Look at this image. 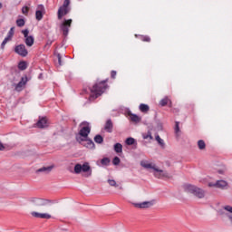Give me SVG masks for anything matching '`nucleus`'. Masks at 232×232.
Masks as SVG:
<instances>
[{
	"instance_id": "f257e3e1",
	"label": "nucleus",
	"mask_w": 232,
	"mask_h": 232,
	"mask_svg": "<svg viewBox=\"0 0 232 232\" xmlns=\"http://www.w3.org/2000/svg\"><path fill=\"white\" fill-rule=\"evenodd\" d=\"M140 166L145 168V169H153V175L156 177V179H170L169 173H168V171L160 169L157 165L153 163H149L148 161L142 160L140 161Z\"/></svg>"
},
{
	"instance_id": "7c9ffc66",
	"label": "nucleus",
	"mask_w": 232,
	"mask_h": 232,
	"mask_svg": "<svg viewBox=\"0 0 232 232\" xmlns=\"http://www.w3.org/2000/svg\"><path fill=\"white\" fill-rule=\"evenodd\" d=\"M125 142L127 146H133V144H135V139L128 138Z\"/></svg>"
},
{
	"instance_id": "c756f323",
	"label": "nucleus",
	"mask_w": 232,
	"mask_h": 232,
	"mask_svg": "<svg viewBox=\"0 0 232 232\" xmlns=\"http://www.w3.org/2000/svg\"><path fill=\"white\" fill-rule=\"evenodd\" d=\"M44 13L41 12V11H36L35 12V17L37 21H41L43 19V14Z\"/></svg>"
},
{
	"instance_id": "f3484780",
	"label": "nucleus",
	"mask_w": 232,
	"mask_h": 232,
	"mask_svg": "<svg viewBox=\"0 0 232 232\" xmlns=\"http://www.w3.org/2000/svg\"><path fill=\"white\" fill-rule=\"evenodd\" d=\"M104 130L107 133H111L113 131V121H111V119L107 120L105 122Z\"/></svg>"
},
{
	"instance_id": "20e7f679",
	"label": "nucleus",
	"mask_w": 232,
	"mask_h": 232,
	"mask_svg": "<svg viewBox=\"0 0 232 232\" xmlns=\"http://www.w3.org/2000/svg\"><path fill=\"white\" fill-rule=\"evenodd\" d=\"M184 189L186 193H190L191 195H194V197H197L198 198H204V197H206V191H204V189L197 186L185 185Z\"/></svg>"
},
{
	"instance_id": "9b49d317",
	"label": "nucleus",
	"mask_w": 232,
	"mask_h": 232,
	"mask_svg": "<svg viewBox=\"0 0 232 232\" xmlns=\"http://www.w3.org/2000/svg\"><path fill=\"white\" fill-rule=\"evenodd\" d=\"M208 188H218L219 189H225L227 188V181L226 180H218L216 183H208Z\"/></svg>"
},
{
	"instance_id": "09e8293b",
	"label": "nucleus",
	"mask_w": 232,
	"mask_h": 232,
	"mask_svg": "<svg viewBox=\"0 0 232 232\" xmlns=\"http://www.w3.org/2000/svg\"><path fill=\"white\" fill-rule=\"evenodd\" d=\"M64 1H67V0H64ZM68 1H70V0H68Z\"/></svg>"
},
{
	"instance_id": "412c9836",
	"label": "nucleus",
	"mask_w": 232,
	"mask_h": 232,
	"mask_svg": "<svg viewBox=\"0 0 232 232\" xmlns=\"http://www.w3.org/2000/svg\"><path fill=\"white\" fill-rule=\"evenodd\" d=\"M140 111L142 113H148V111H150V106L148 104L141 103L140 104Z\"/></svg>"
},
{
	"instance_id": "423d86ee",
	"label": "nucleus",
	"mask_w": 232,
	"mask_h": 232,
	"mask_svg": "<svg viewBox=\"0 0 232 232\" xmlns=\"http://www.w3.org/2000/svg\"><path fill=\"white\" fill-rule=\"evenodd\" d=\"M70 10V1H64L63 5L58 9V19L61 20L64 15H68Z\"/></svg>"
},
{
	"instance_id": "1a4fd4ad",
	"label": "nucleus",
	"mask_w": 232,
	"mask_h": 232,
	"mask_svg": "<svg viewBox=\"0 0 232 232\" xmlns=\"http://www.w3.org/2000/svg\"><path fill=\"white\" fill-rule=\"evenodd\" d=\"M32 202L36 206V208H41L43 206H48L52 201L50 199L34 198L32 199Z\"/></svg>"
},
{
	"instance_id": "a18cd8bd",
	"label": "nucleus",
	"mask_w": 232,
	"mask_h": 232,
	"mask_svg": "<svg viewBox=\"0 0 232 232\" xmlns=\"http://www.w3.org/2000/svg\"><path fill=\"white\" fill-rule=\"evenodd\" d=\"M52 43H53L52 40H48L46 43L47 46H52Z\"/></svg>"
},
{
	"instance_id": "79ce46f5",
	"label": "nucleus",
	"mask_w": 232,
	"mask_h": 232,
	"mask_svg": "<svg viewBox=\"0 0 232 232\" xmlns=\"http://www.w3.org/2000/svg\"><path fill=\"white\" fill-rule=\"evenodd\" d=\"M224 209H225V211H227L228 213L232 214V207L231 206H225Z\"/></svg>"
},
{
	"instance_id": "cd10ccee",
	"label": "nucleus",
	"mask_w": 232,
	"mask_h": 232,
	"mask_svg": "<svg viewBox=\"0 0 232 232\" xmlns=\"http://www.w3.org/2000/svg\"><path fill=\"white\" fill-rule=\"evenodd\" d=\"M142 137L144 140L150 139V140H153V136L151 135V131L149 130L147 133H143Z\"/></svg>"
},
{
	"instance_id": "c85d7f7f",
	"label": "nucleus",
	"mask_w": 232,
	"mask_h": 232,
	"mask_svg": "<svg viewBox=\"0 0 232 232\" xmlns=\"http://www.w3.org/2000/svg\"><path fill=\"white\" fill-rule=\"evenodd\" d=\"M130 121H132V122H140V118L137 114H132Z\"/></svg>"
},
{
	"instance_id": "dca6fc26",
	"label": "nucleus",
	"mask_w": 232,
	"mask_h": 232,
	"mask_svg": "<svg viewBox=\"0 0 232 232\" xmlns=\"http://www.w3.org/2000/svg\"><path fill=\"white\" fill-rule=\"evenodd\" d=\"M53 165H51L49 167H42L36 170V173H44V175H48V173L52 172V169H53Z\"/></svg>"
},
{
	"instance_id": "9d476101",
	"label": "nucleus",
	"mask_w": 232,
	"mask_h": 232,
	"mask_svg": "<svg viewBox=\"0 0 232 232\" xmlns=\"http://www.w3.org/2000/svg\"><path fill=\"white\" fill-rule=\"evenodd\" d=\"M14 34H15V27H11L7 34V36L2 42V44H1L2 50L5 49V46H6V43H8V41H12V37H14Z\"/></svg>"
},
{
	"instance_id": "4468645a",
	"label": "nucleus",
	"mask_w": 232,
	"mask_h": 232,
	"mask_svg": "<svg viewBox=\"0 0 232 232\" xmlns=\"http://www.w3.org/2000/svg\"><path fill=\"white\" fill-rule=\"evenodd\" d=\"M82 146H84V148H88L89 150H94L95 149V143L93 142V140L85 138V140H83L82 143Z\"/></svg>"
},
{
	"instance_id": "a878e982",
	"label": "nucleus",
	"mask_w": 232,
	"mask_h": 232,
	"mask_svg": "<svg viewBox=\"0 0 232 232\" xmlns=\"http://www.w3.org/2000/svg\"><path fill=\"white\" fill-rule=\"evenodd\" d=\"M26 68H28V65L26 64V62H20L18 63V69L19 70L24 71V70H26Z\"/></svg>"
},
{
	"instance_id": "a19ab883",
	"label": "nucleus",
	"mask_w": 232,
	"mask_h": 232,
	"mask_svg": "<svg viewBox=\"0 0 232 232\" xmlns=\"http://www.w3.org/2000/svg\"><path fill=\"white\" fill-rule=\"evenodd\" d=\"M22 34H24V38L30 37V36L28 35V34H30V31H28V29L23 30V31H22Z\"/></svg>"
},
{
	"instance_id": "0eeeda50",
	"label": "nucleus",
	"mask_w": 232,
	"mask_h": 232,
	"mask_svg": "<svg viewBox=\"0 0 232 232\" xmlns=\"http://www.w3.org/2000/svg\"><path fill=\"white\" fill-rule=\"evenodd\" d=\"M72 19L63 20V22L60 24V30L63 32L64 37H66L70 32V28L72 27Z\"/></svg>"
},
{
	"instance_id": "f03ea898",
	"label": "nucleus",
	"mask_w": 232,
	"mask_h": 232,
	"mask_svg": "<svg viewBox=\"0 0 232 232\" xmlns=\"http://www.w3.org/2000/svg\"><path fill=\"white\" fill-rule=\"evenodd\" d=\"M80 128L78 135H76V140L79 144H82V142L88 139V135L92 132V127L90 126V122L82 121L80 123Z\"/></svg>"
},
{
	"instance_id": "2f4dec72",
	"label": "nucleus",
	"mask_w": 232,
	"mask_h": 232,
	"mask_svg": "<svg viewBox=\"0 0 232 232\" xmlns=\"http://www.w3.org/2000/svg\"><path fill=\"white\" fill-rule=\"evenodd\" d=\"M112 164L114 166H119L121 164V159L119 157H114L112 160Z\"/></svg>"
},
{
	"instance_id": "37998d69",
	"label": "nucleus",
	"mask_w": 232,
	"mask_h": 232,
	"mask_svg": "<svg viewBox=\"0 0 232 232\" xmlns=\"http://www.w3.org/2000/svg\"><path fill=\"white\" fill-rule=\"evenodd\" d=\"M111 79H115V77H117V72L116 71H111Z\"/></svg>"
},
{
	"instance_id": "f8f14e48",
	"label": "nucleus",
	"mask_w": 232,
	"mask_h": 232,
	"mask_svg": "<svg viewBox=\"0 0 232 232\" xmlns=\"http://www.w3.org/2000/svg\"><path fill=\"white\" fill-rule=\"evenodd\" d=\"M134 208H138L139 209H146L148 208H151L153 206L152 201H144L141 203H133Z\"/></svg>"
},
{
	"instance_id": "4be33fe9",
	"label": "nucleus",
	"mask_w": 232,
	"mask_h": 232,
	"mask_svg": "<svg viewBox=\"0 0 232 232\" xmlns=\"http://www.w3.org/2000/svg\"><path fill=\"white\" fill-rule=\"evenodd\" d=\"M94 142H96V144H102V142H104V138H102L101 134H97L94 137Z\"/></svg>"
},
{
	"instance_id": "c03bdc74",
	"label": "nucleus",
	"mask_w": 232,
	"mask_h": 232,
	"mask_svg": "<svg viewBox=\"0 0 232 232\" xmlns=\"http://www.w3.org/2000/svg\"><path fill=\"white\" fill-rule=\"evenodd\" d=\"M5 150V145L3 144V142L0 141V151H4Z\"/></svg>"
},
{
	"instance_id": "393cba45",
	"label": "nucleus",
	"mask_w": 232,
	"mask_h": 232,
	"mask_svg": "<svg viewBox=\"0 0 232 232\" xmlns=\"http://www.w3.org/2000/svg\"><path fill=\"white\" fill-rule=\"evenodd\" d=\"M198 150H206V142L203 140L198 141Z\"/></svg>"
},
{
	"instance_id": "aec40b11",
	"label": "nucleus",
	"mask_w": 232,
	"mask_h": 232,
	"mask_svg": "<svg viewBox=\"0 0 232 232\" xmlns=\"http://www.w3.org/2000/svg\"><path fill=\"white\" fill-rule=\"evenodd\" d=\"M34 42H35V39L34 38V36L29 35V36L25 37L24 43H25L26 46H29V47L34 46Z\"/></svg>"
},
{
	"instance_id": "b1692460",
	"label": "nucleus",
	"mask_w": 232,
	"mask_h": 232,
	"mask_svg": "<svg viewBox=\"0 0 232 232\" xmlns=\"http://www.w3.org/2000/svg\"><path fill=\"white\" fill-rule=\"evenodd\" d=\"M218 215H219V217H231V215L226 213V209H224V207L223 208L218 210Z\"/></svg>"
},
{
	"instance_id": "6ab92c4d",
	"label": "nucleus",
	"mask_w": 232,
	"mask_h": 232,
	"mask_svg": "<svg viewBox=\"0 0 232 232\" xmlns=\"http://www.w3.org/2000/svg\"><path fill=\"white\" fill-rule=\"evenodd\" d=\"M37 128H47L48 126V120L46 118H41L37 123H36Z\"/></svg>"
},
{
	"instance_id": "72a5a7b5",
	"label": "nucleus",
	"mask_w": 232,
	"mask_h": 232,
	"mask_svg": "<svg viewBox=\"0 0 232 232\" xmlns=\"http://www.w3.org/2000/svg\"><path fill=\"white\" fill-rule=\"evenodd\" d=\"M101 164H102V166H108V165L110 164V160H109V158H103V159H102Z\"/></svg>"
},
{
	"instance_id": "58836bf2",
	"label": "nucleus",
	"mask_w": 232,
	"mask_h": 232,
	"mask_svg": "<svg viewBox=\"0 0 232 232\" xmlns=\"http://www.w3.org/2000/svg\"><path fill=\"white\" fill-rule=\"evenodd\" d=\"M36 12H42V13H44V5H39L37 6V10H36Z\"/></svg>"
},
{
	"instance_id": "bb28decb",
	"label": "nucleus",
	"mask_w": 232,
	"mask_h": 232,
	"mask_svg": "<svg viewBox=\"0 0 232 232\" xmlns=\"http://www.w3.org/2000/svg\"><path fill=\"white\" fill-rule=\"evenodd\" d=\"M156 140H157V142L160 144V146L161 148H165L166 144L164 143V140H162V139L160 138V136L157 135V136H156Z\"/></svg>"
},
{
	"instance_id": "de8ad7c7",
	"label": "nucleus",
	"mask_w": 232,
	"mask_h": 232,
	"mask_svg": "<svg viewBox=\"0 0 232 232\" xmlns=\"http://www.w3.org/2000/svg\"><path fill=\"white\" fill-rule=\"evenodd\" d=\"M3 8V4L0 3V10Z\"/></svg>"
},
{
	"instance_id": "39448f33",
	"label": "nucleus",
	"mask_w": 232,
	"mask_h": 232,
	"mask_svg": "<svg viewBox=\"0 0 232 232\" xmlns=\"http://www.w3.org/2000/svg\"><path fill=\"white\" fill-rule=\"evenodd\" d=\"M81 172L87 173L85 177H92V167H90L88 162H85L82 165L77 163L74 166V173L79 175Z\"/></svg>"
},
{
	"instance_id": "ea45409f",
	"label": "nucleus",
	"mask_w": 232,
	"mask_h": 232,
	"mask_svg": "<svg viewBox=\"0 0 232 232\" xmlns=\"http://www.w3.org/2000/svg\"><path fill=\"white\" fill-rule=\"evenodd\" d=\"M179 122L176 121L175 124V133H179L180 131V127L179 126Z\"/></svg>"
},
{
	"instance_id": "f704fd0d",
	"label": "nucleus",
	"mask_w": 232,
	"mask_h": 232,
	"mask_svg": "<svg viewBox=\"0 0 232 232\" xmlns=\"http://www.w3.org/2000/svg\"><path fill=\"white\" fill-rule=\"evenodd\" d=\"M16 24L17 26H19L20 28L24 26V19L23 18H20L18 20H16Z\"/></svg>"
},
{
	"instance_id": "a211bd4d",
	"label": "nucleus",
	"mask_w": 232,
	"mask_h": 232,
	"mask_svg": "<svg viewBox=\"0 0 232 232\" xmlns=\"http://www.w3.org/2000/svg\"><path fill=\"white\" fill-rule=\"evenodd\" d=\"M168 104H169V108H172L173 103L171 102V100L169 98H168L167 96L165 98H163L162 100H160V105H161L162 107L168 106Z\"/></svg>"
},
{
	"instance_id": "5701e85b",
	"label": "nucleus",
	"mask_w": 232,
	"mask_h": 232,
	"mask_svg": "<svg viewBox=\"0 0 232 232\" xmlns=\"http://www.w3.org/2000/svg\"><path fill=\"white\" fill-rule=\"evenodd\" d=\"M114 151L116 153H122V144L121 143L114 144Z\"/></svg>"
},
{
	"instance_id": "4c0bfd02",
	"label": "nucleus",
	"mask_w": 232,
	"mask_h": 232,
	"mask_svg": "<svg viewBox=\"0 0 232 232\" xmlns=\"http://www.w3.org/2000/svg\"><path fill=\"white\" fill-rule=\"evenodd\" d=\"M29 10H30V7H28V6H24V7L22 8V13H23L24 15H26V14H28Z\"/></svg>"
},
{
	"instance_id": "6e6552de",
	"label": "nucleus",
	"mask_w": 232,
	"mask_h": 232,
	"mask_svg": "<svg viewBox=\"0 0 232 232\" xmlns=\"http://www.w3.org/2000/svg\"><path fill=\"white\" fill-rule=\"evenodd\" d=\"M14 52L21 57H26L28 55V50L24 44H19L14 47Z\"/></svg>"
},
{
	"instance_id": "49530a36",
	"label": "nucleus",
	"mask_w": 232,
	"mask_h": 232,
	"mask_svg": "<svg viewBox=\"0 0 232 232\" xmlns=\"http://www.w3.org/2000/svg\"><path fill=\"white\" fill-rule=\"evenodd\" d=\"M218 173H219L220 175H222V173H224V171L218 170Z\"/></svg>"
},
{
	"instance_id": "ddd939ff",
	"label": "nucleus",
	"mask_w": 232,
	"mask_h": 232,
	"mask_svg": "<svg viewBox=\"0 0 232 232\" xmlns=\"http://www.w3.org/2000/svg\"><path fill=\"white\" fill-rule=\"evenodd\" d=\"M32 217H34V218H44L45 220H50L52 218V215L48 213H39V212H32Z\"/></svg>"
},
{
	"instance_id": "473e14b6",
	"label": "nucleus",
	"mask_w": 232,
	"mask_h": 232,
	"mask_svg": "<svg viewBox=\"0 0 232 232\" xmlns=\"http://www.w3.org/2000/svg\"><path fill=\"white\" fill-rule=\"evenodd\" d=\"M141 41H143V43H150L151 38H150V36L148 35H141L140 36Z\"/></svg>"
},
{
	"instance_id": "7ed1b4c3",
	"label": "nucleus",
	"mask_w": 232,
	"mask_h": 232,
	"mask_svg": "<svg viewBox=\"0 0 232 232\" xmlns=\"http://www.w3.org/2000/svg\"><path fill=\"white\" fill-rule=\"evenodd\" d=\"M108 80H104L100 82L99 83H95L92 88L91 89V99H97L98 97H101L102 93L108 90Z\"/></svg>"
},
{
	"instance_id": "e433bc0d",
	"label": "nucleus",
	"mask_w": 232,
	"mask_h": 232,
	"mask_svg": "<svg viewBox=\"0 0 232 232\" xmlns=\"http://www.w3.org/2000/svg\"><path fill=\"white\" fill-rule=\"evenodd\" d=\"M108 183L110 184V186H113L114 188H117L119 186L114 179H108Z\"/></svg>"
},
{
	"instance_id": "2eb2a0df",
	"label": "nucleus",
	"mask_w": 232,
	"mask_h": 232,
	"mask_svg": "<svg viewBox=\"0 0 232 232\" xmlns=\"http://www.w3.org/2000/svg\"><path fill=\"white\" fill-rule=\"evenodd\" d=\"M28 82V77H22L21 81L16 84L15 90L17 92H21L23 90V86H24Z\"/></svg>"
},
{
	"instance_id": "c9c22d12",
	"label": "nucleus",
	"mask_w": 232,
	"mask_h": 232,
	"mask_svg": "<svg viewBox=\"0 0 232 232\" xmlns=\"http://www.w3.org/2000/svg\"><path fill=\"white\" fill-rule=\"evenodd\" d=\"M56 57L58 59V66H63V60H62L61 53H57Z\"/></svg>"
}]
</instances>
